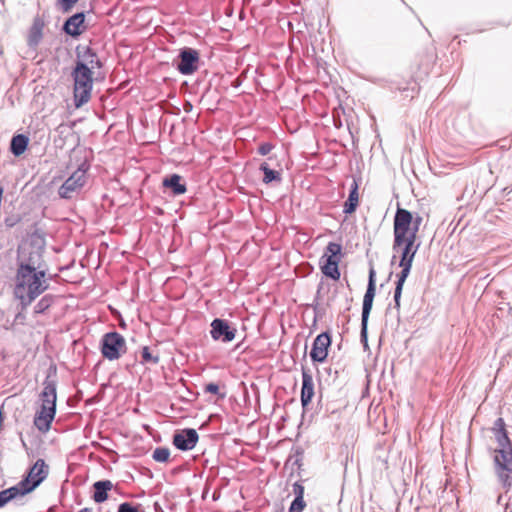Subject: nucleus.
<instances>
[{"label": "nucleus", "instance_id": "f257e3e1", "mask_svg": "<svg viewBox=\"0 0 512 512\" xmlns=\"http://www.w3.org/2000/svg\"><path fill=\"white\" fill-rule=\"evenodd\" d=\"M45 275V271L36 270L35 262H32V258L27 263L21 262L19 264L16 273L14 295L20 300L23 309L48 289L49 283L45 279Z\"/></svg>", "mask_w": 512, "mask_h": 512}, {"label": "nucleus", "instance_id": "f03ea898", "mask_svg": "<svg viewBox=\"0 0 512 512\" xmlns=\"http://www.w3.org/2000/svg\"><path fill=\"white\" fill-rule=\"evenodd\" d=\"M56 387V369L50 368L43 382V390L40 393L41 407L34 418V425L43 433L49 431L56 414Z\"/></svg>", "mask_w": 512, "mask_h": 512}, {"label": "nucleus", "instance_id": "7ed1b4c3", "mask_svg": "<svg viewBox=\"0 0 512 512\" xmlns=\"http://www.w3.org/2000/svg\"><path fill=\"white\" fill-rule=\"evenodd\" d=\"M74 80V103L77 108L86 104L91 98L93 72L83 64L75 65L72 71Z\"/></svg>", "mask_w": 512, "mask_h": 512}, {"label": "nucleus", "instance_id": "20e7f679", "mask_svg": "<svg viewBox=\"0 0 512 512\" xmlns=\"http://www.w3.org/2000/svg\"><path fill=\"white\" fill-rule=\"evenodd\" d=\"M422 221L423 218L419 214L414 215L407 209L397 208L393 223V232L396 234L397 244L403 240L404 235L417 237Z\"/></svg>", "mask_w": 512, "mask_h": 512}, {"label": "nucleus", "instance_id": "39448f33", "mask_svg": "<svg viewBox=\"0 0 512 512\" xmlns=\"http://www.w3.org/2000/svg\"><path fill=\"white\" fill-rule=\"evenodd\" d=\"M493 468L498 483L508 493L512 489V450H494Z\"/></svg>", "mask_w": 512, "mask_h": 512}, {"label": "nucleus", "instance_id": "423d86ee", "mask_svg": "<svg viewBox=\"0 0 512 512\" xmlns=\"http://www.w3.org/2000/svg\"><path fill=\"white\" fill-rule=\"evenodd\" d=\"M101 352L104 358L117 360L126 352V341L118 332L106 333L101 340Z\"/></svg>", "mask_w": 512, "mask_h": 512}, {"label": "nucleus", "instance_id": "0eeeda50", "mask_svg": "<svg viewBox=\"0 0 512 512\" xmlns=\"http://www.w3.org/2000/svg\"><path fill=\"white\" fill-rule=\"evenodd\" d=\"M47 476L48 466L43 459H38L30 468L27 476L18 483V486L25 494H28L38 487Z\"/></svg>", "mask_w": 512, "mask_h": 512}, {"label": "nucleus", "instance_id": "6e6552de", "mask_svg": "<svg viewBox=\"0 0 512 512\" xmlns=\"http://www.w3.org/2000/svg\"><path fill=\"white\" fill-rule=\"evenodd\" d=\"M376 272L373 267L369 270V278L367 290L363 298V306H362V319H361V337L362 339L367 338V324L368 318L372 309L373 300L376 292Z\"/></svg>", "mask_w": 512, "mask_h": 512}, {"label": "nucleus", "instance_id": "1a4fd4ad", "mask_svg": "<svg viewBox=\"0 0 512 512\" xmlns=\"http://www.w3.org/2000/svg\"><path fill=\"white\" fill-rule=\"evenodd\" d=\"M86 182V170L78 168L60 186L58 194L63 199H71L77 194Z\"/></svg>", "mask_w": 512, "mask_h": 512}, {"label": "nucleus", "instance_id": "9d476101", "mask_svg": "<svg viewBox=\"0 0 512 512\" xmlns=\"http://www.w3.org/2000/svg\"><path fill=\"white\" fill-rule=\"evenodd\" d=\"M210 326V334L213 340L228 343L235 339L237 329L227 320L215 318Z\"/></svg>", "mask_w": 512, "mask_h": 512}, {"label": "nucleus", "instance_id": "9b49d317", "mask_svg": "<svg viewBox=\"0 0 512 512\" xmlns=\"http://www.w3.org/2000/svg\"><path fill=\"white\" fill-rule=\"evenodd\" d=\"M199 53L192 48H183L179 53L178 71L183 75H191L198 69Z\"/></svg>", "mask_w": 512, "mask_h": 512}, {"label": "nucleus", "instance_id": "f8f14e48", "mask_svg": "<svg viewBox=\"0 0 512 512\" xmlns=\"http://www.w3.org/2000/svg\"><path fill=\"white\" fill-rule=\"evenodd\" d=\"M416 239V236L404 235L403 240L399 244H397L396 234H394V242L392 248L394 251H398L399 249L402 250L400 261H406V263H413L415 254L419 248V244L415 245Z\"/></svg>", "mask_w": 512, "mask_h": 512}, {"label": "nucleus", "instance_id": "ddd939ff", "mask_svg": "<svg viewBox=\"0 0 512 512\" xmlns=\"http://www.w3.org/2000/svg\"><path fill=\"white\" fill-rule=\"evenodd\" d=\"M199 436L195 429L186 428L180 431H177L173 436V444L174 446L182 451H187L193 449L197 442Z\"/></svg>", "mask_w": 512, "mask_h": 512}, {"label": "nucleus", "instance_id": "4468645a", "mask_svg": "<svg viewBox=\"0 0 512 512\" xmlns=\"http://www.w3.org/2000/svg\"><path fill=\"white\" fill-rule=\"evenodd\" d=\"M331 344L330 335L326 332L319 334L313 342L310 357L314 362H323L328 355V347Z\"/></svg>", "mask_w": 512, "mask_h": 512}, {"label": "nucleus", "instance_id": "2eb2a0df", "mask_svg": "<svg viewBox=\"0 0 512 512\" xmlns=\"http://www.w3.org/2000/svg\"><path fill=\"white\" fill-rule=\"evenodd\" d=\"M85 30V14L83 12L70 16L63 25V31L73 38L79 37Z\"/></svg>", "mask_w": 512, "mask_h": 512}, {"label": "nucleus", "instance_id": "dca6fc26", "mask_svg": "<svg viewBox=\"0 0 512 512\" xmlns=\"http://www.w3.org/2000/svg\"><path fill=\"white\" fill-rule=\"evenodd\" d=\"M77 60L76 65L83 64L86 68H101L102 63L99 60L96 52L90 47H84L82 50L78 47L76 50Z\"/></svg>", "mask_w": 512, "mask_h": 512}, {"label": "nucleus", "instance_id": "f3484780", "mask_svg": "<svg viewBox=\"0 0 512 512\" xmlns=\"http://www.w3.org/2000/svg\"><path fill=\"white\" fill-rule=\"evenodd\" d=\"M399 266L402 268V270L399 274H397L396 287L394 290V303H395V308L397 310H399V308H400V299H401V295H402L403 286H404V283H405L407 277L410 274V271L412 268V263H406V261L405 262L400 261Z\"/></svg>", "mask_w": 512, "mask_h": 512}, {"label": "nucleus", "instance_id": "a211bd4d", "mask_svg": "<svg viewBox=\"0 0 512 512\" xmlns=\"http://www.w3.org/2000/svg\"><path fill=\"white\" fill-rule=\"evenodd\" d=\"M399 266L402 268V270L399 274H397L396 287L394 290V303H395V308L397 310H399V308H400V299H401V295H402L403 286H404V283H405L407 277L410 274V271L412 268V263H406V261L405 262L400 261Z\"/></svg>", "mask_w": 512, "mask_h": 512}, {"label": "nucleus", "instance_id": "6ab92c4d", "mask_svg": "<svg viewBox=\"0 0 512 512\" xmlns=\"http://www.w3.org/2000/svg\"><path fill=\"white\" fill-rule=\"evenodd\" d=\"M314 396V382L312 375L309 371L302 370V389H301V403L305 408L309 405Z\"/></svg>", "mask_w": 512, "mask_h": 512}, {"label": "nucleus", "instance_id": "aec40b11", "mask_svg": "<svg viewBox=\"0 0 512 512\" xmlns=\"http://www.w3.org/2000/svg\"><path fill=\"white\" fill-rule=\"evenodd\" d=\"M182 177L178 174H172L165 177L162 181V185L165 188L170 189L174 195H182L186 192V184L182 183Z\"/></svg>", "mask_w": 512, "mask_h": 512}, {"label": "nucleus", "instance_id": "412c9836", "mask_svg": "<svg viewBox=\"0 0 512 512\" xmlns=\"http://www.w3.org/2000/svg\"><path fill=\"white\" fill-rule=\"evenodd\" d=\"M93 488V500L96 503H102L108 499V491L113 488V483L110 480H101L95 482Z\"/></svg>", "mask_w": 512, "mask_h": 512}, {"label": "nucleus", "instance_id": "4be33fe9", "mask_svg": "<svg viewBox=\"0 0 512 512\" xmlns=\"http://www.w3.org/2000/svg\"><path fill=\"white\" fill-rule=\"evenodd\" d=\"M359 204V194H358V183L356 180H353L348 199L344 203L343 212L345 214H352Z\"/></svg>", "mask_w": 512, "mask_h": 512}, {"label": "nucleus", "instance_id": "5701e85b", "mask_svg": "<svg viewBox=\"0 0 512 512\" xmlns=\"http://www.w3.org/2000/svg\"><path fill=\"white\" fill-rule=\"evenodd\" d=\"M342 251V247L340 244L335 242L328 243L324 255L321 257V262L326 263H337L340 261V254Z\"/></svg>", "mask_w": 512, "mask_h": 512}, {"label": "nucleus", "instance_id": "b1692460", "mask_svg": "<svg viewBox=\"0 0 512 512\" xmlns=\"http://www.w3.org/2000/svg\"><path fill=\"white\" fill-rule=\"evenodd\" d=\"M29 139L24 134H18L12 137L10 142V151L14 156L22 155L27 149Z\"/></svg>", "mask_w": 512, "mask_h": 512}, {"label": "nucleus", "instance_id": "393cba45", "mask_svg": "<svg viewBox=\"0 0 512 512\" xmlns=\"http://www.w3.org/2000/svg\"><path fill=\"white\" fill-rule=\"evenodd\" d=\"M43 21L39 18H36L33 22V25L29 31L28 36V45L29 46H37L42 38V29H43Z\"/></svg>", "mask_w": 512, "mask_h": 512}, {"label": "nucleus", "instance_id": "a878e982", "mask_svg": "<svg viewBox=\"0 0 512 512\" xmlns=\"http://www.w3.org/2000/svg\"><path fill=\"white\" fill-rule=\"evenodd\" d=\"M24 495L26 494L20 489L18 484L0 491V508L7 504L9 501Z\"/></svg>", "mask_w": 512, "mask_h": 512}, {"label": "nucleus", "instance_id": "bb28decb", "mask_svg": "<svg viewBox=\"0 0 512 512\" xmlns=\"http://www.w3.org/2000/svg\"><path fill=\"white\" fill-rule=\"evenodd\" d=\"M320 264H321V270H322V273L333 279V280H338L340 278V271H339V268H338V264L337 263H326V262H321L320 261Z\"/></svg>", "mask_w": 512, "mask_h": 512}, {"label": "nucleus", "instance_id": "cd10ccee", "mask_svg": "<svg viewBox=\"0 0 512 512\" xmlns=\"http://www.w3.org/2000/svg\"><path fill=\"white\" fill-rule=\"evenodd\" d=\"M494 434L496 441L498 443V448H496L495 450H512V443L510 438L508 437L506 430L495 432Z\"/></svg>", "mask_w": 512, "mask_h": 512}, {"label": "nucleus", "instance_id": "c85d7f7f", "mask_svg": "<svg viewBox=\"0 0 512 512\" xmlns=\"http://www.w3.org/2000/svg\"><path fill=\"white\" fill-rule=\"evenodd\" d=\"M260 170L264 173L263 182L265 184H269L272 181L280 180V173L270 169L267 163H262L260 165Z\"/></svg>", "mask_w": 512, "mask_h": 512}, {"label": "nucleus", "instance_id": "c756f323", "mask_svg": "<svg viewBox=\"0 0 512 512\" xmlns=\"http://www.w3.org/2000/svg\"><path fill=\"white\" fill-rule=\"evenodd\" d=\"M52 302H53V297L51 295H45L35 305L34 312L36 314H41V313L45 312L51 306Z\"/></svg>", "mask_w": 512, "mask_h": 512}, {"label": "nucleus", "instance_id": "7c9ffc66", "mask_svg": "<svg viewBox=\"0 0 512 512\" xmlns=\"http://www.w3.org/2000/svg\"><path fill=\"white\" fill-rule=\"evenodd\" d=\"M170 450L166 447H158L153 451V459L156 462H166L169 459Z\"/></svg>", "mask_w": 512, "mask_h": 512}, {"label": "nucleus", "instance_id": "2f4dec72", "mask_svg": "<svg viewBox=\"0 0 512 512\" xmlns=\"http://www.w3.org/2000/svg\"><path fill=\"white\" fill-rule=\"evenodd\" d=\"M142 363L157 364L159 362V356L151 354L149 347L145 346L142 349Z\"/></svg>", "mask_w": 512, "mask_h": 512}, {"label": "nucleus", "instance_id": "473e14b6", "mask_svg": "<svg viewBox=\"0 0 512 512\" xmlns=\"http://www.w3.org/2000/svg\"><path fill=\"white\" fill-rule=\"evenodd\" d=\"M204 391L206 393H211V394L218 395L219 398H221V399H224L226 397V393L225 392H220V388H219L218 384L213 383V382L208 383L207 385H205Z\"/></svg>", "mask_w": 512, "mask_h": 512}, {"label": "nucleus", "instance_id": "72a5a7b5", "mask_svg": "<svg viewBox=\"0 0 512 512\" xmlns=\"http://www.w3.org/2000/svg\"><path fill=\"white\" fill-rule=\"evenodd\" d=\"M79 0H57V5L63 13H68Z\"/></svg>", "mask_w": 512, "mask_h": 512}, {"label": "nucleus", "instance_id": "f704fd0d", "mask_svg": "<svg viewBox=\"0 0 512 512\" xmlns=\"http://www.w3.org/2000/svg\"><path fill=\"white\" fill-rule=\"evenodd\" d=\"M306 506V503L304 501V498L295 497V499L292 501L289 512H302Z\"/></svg>", "mask_w": 512, "mask_h": 512}, {"label": "nucleus", "instance_id": "c9c22d12", "mask_svg": "<svg viewBox=\"0 0 512 512\" xmlns=\"http://www.w3.org/2000/svg\"><path fill=\"white\" fill-rule=\"evenodd\" d=\"M117 512H141L139 506H134L129 502H123L118 506Z\"/></svg>", "mask_w": 512, "mask_h": 512}, {"label": "nucleus", "instance_id": "e433bc0d", "mask_svg": "<svg viewBox=\"0 0 512 512\" xmlns=\"http://www.w3.org/2000/svg\"><path fill=\"white\" fill-rule=\"evenodd\" d=\"M273 149V146L272 144L268 143V142H265V143H262L259 147H258V153L260 155H267L271 152V150Z\"/></svg>", "mask_w": 512, "mask_h": 512}, {"label": "nucleus", "instance_id": "4c0bfd02", "mask_svg": "<svg viewBox=\"0 0 512 512\" xmlns=\"http://www.w3.org/2000/svg\"><path fill=\"white\" fill-rule=\"evenodd\" d=\"M293 494L295 497L304 498V486L299 482L293 484Z\"/></svg>", "mask_w": 512, "mask_h": 512}, {"label": "nucleus", "instance_id": "58836bf2", "mask_svg": "<svg viewBox=\"0 0 512 512\" xmlns=\"http://www.w3.org/2000/svg\"><path fill=\"white\" fill-rule=\"evenodd\" d=\"M494 433L495 432H500V431H503V430H506L505 429V422L502 418H498L496 419L495 423H494Z\"/></svg>", "mask_w": 512, "mask_h": 512}, {"label": "nucleus", "instance_id": "ea45409f", "mask_svg": "<svg viewBox=\"0 0 512 512\" xmlns=\"http://www.w3.org/2000/svg\"><path fill=\"white\" fill-rule=\"evenodd\" d=\"M78 512H92V509L85 507V508L79 510Z\"/></svg>", "mask_w": 512, "mask_h": 512}]
</instances>
